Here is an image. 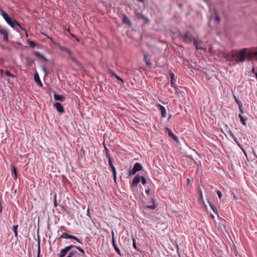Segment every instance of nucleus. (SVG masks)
Segmentation results:
<instances>
[{
	"mask_svg": "<svg viewBox=\"0 0 257 257\" xmlns=\"http://www.w3.org/2000/svg\"><path fill=\"white\" fill-rule=\"evenodd\" d=\"M250 54L247 52L246 48L242 49L239 51L232 50L227 54L226 58L229 61H235L236 63H242L245 60L246 57H249Z\"/></svg>",
	"mask_w": 257,
	"mask_h": 257,
	"instance_id": "nucleus-1",
	"label": "nucleus"
},
{
	"mask_svg": "<svg viewBox=\"0 0 257 257\" xmlns=\"http://www.w3.org/2000/svg\"><path fill=\"white\" fill-rule=\"evenodd\" d=\"M0 14L4 18L7 24L12 28H14L15 25L19 26L22 30L26 31V29L23 28L19 23H18L15 19L10 17L9 15L0 8Z\"/></svg>",
	"mask_w": 257,
	"mask_h": 257,
	"instance_id": "nucleus-2",
	"label": "nucleus"
},
{
	"mask_svg": "<svg viewBox=\"0 0 257 257\" xmlns=\"http://www.w3.org/2000/svg\"><path fill=\"white\" fill-rule=\"evenodd\" d=\"M182 38V40L185 43H192L194 39V37L189 33L188 31H186L184 34L181 35Z\"/></svg>",
	"mask_w": 257,
	"mask_h": 257,
	"instance_id": "nucleus-3",
	"label": "nucleus"
},
{
	"mask_svg": "<svg viewBox=\"0 0 257 257\" xmlns=\"http://www.w3.org/2000/svg\"><path fill=\"white\" fill-rule=\"evenodd\" d=\"M151 56L148 53H144V60L146 64V65L148 67H151L152 63L151 62Z\"/></svg>",
	"mask_w": 257,
	"mask_h": 257,
	"instance_id": "nucleus-4",
	"label": "nucleus"
},
{
	"mask_svg": "<svg viewBox=\"0 0 257 257\" xmlns=\"http://www.w3.org/2000/svg\"><path fill=\"white\" fill-rule=\"evenodd\" d=\"M141 181V176L139 175H137L135 178H134V180L131 184V187L132 188L137 187L139 184V183Z\"/></svg>",
	"mask_w": 257,
	"mask_h": 257,
	"instance_id": "nucleus-5",
	"label": "nucleus"
},
{
	"mask_svg": "<svg viewBox=\"0 0 257 257\" xmlns=\"http://www.w3.org/2000/svg\"><path fill=\"white\" fill-rule=\"evenodd\" d=\"M0 34L3 35V40L4 41H8V32L6 29L1 28L0 29Z\"/></svg>",
	"mask_w": 257,
	"mask_h": 257,
	"instance_id": "nucleus-6",
	"label": "nucleus"
},
{
	"mask_svg": "<svg viewBox=\"0 0 257 257\" xmlns=\"http://www.w3.org/2000/svg\"><path fill=\"white\" fill-rule=\"evenodd\" d=\"M169 74L171 77V86L172 87H175V82L176 81V78L175 77V74L171 71H169Z\"/></svg>",
	"mask_w": 257,
	"mask_h": 257,
	"instance_id": "nucleus-7",
	"label": "nucleus"
},
{
	"mask_svg": "<svg viewBox=\"0 0 257 257\" xmlns=\"http://www.w3.org/2000/svg\"><path fill=\"white\" fill-rule=\"evenodd\" d=\"M54 107L56 108L57 111L59 113H63L64 112V108L62 104L59 102H55L54 103Z\"/></svg>",
	"mask_w": 257,
	"mask_h": 257,
	"instance_id": "nucleus-8",
	"label": "nucleus"
},
{
	"mask_svg": "<svg viewBox=\"0 0 257 257\" xmlns=\"http://www.w3.org/2000/svg\"><path fill=\"white\" fill-rule=\"evenodd\" d=\"M193 42H194V45L196 47L197 49H202V48L201 47V45L202 44V41L198 39H194L193 40Z\"/></svg>",
	"mask_w": 257,
	"mask_h": 257,
	"instance_id": "nucleus-9",
	"label": "nucleus"
},
{
	"mask_svg": "<svg viewBox=\"0 0 257 257\" xmlns=\"http://www.w3.org/2000/svg\"><path fill=\"white\" fill-rule=\"evenodd\" d=\"M54 97L55 100H58L61 102H63L65 99V96L63 95H59L56 93H54Z\"/></svg>",
	"mask_w": 257,
	"mask_h": 257,
	"instance_id": "nucleus-10",
	"label": "nucleus"
},
{
	"mask_svg": "<svg viewBox=\"0 0 257 257\" xmlns=\"http://www.w3.org/2000/svg\"><path fill=\"white\" fill-rule=\"evenodd\" d=\"M158 107L161 110L162 117H166L167 116V112L165 107L161 104H158Z\"/></svg>",
	"mask_w": 257,
	"mask_h": 257,
	"instance_id": "nucleus-11",
	"label": "nucleus"
},
{
	"mask_svg": "<svg viewBox=\"0 0 257 257\" xmlns=\"http://www.w3.org/2000/svg\"><path fill=\"white\" fill-rule=\"evenodd\" d=\"M134 13L136 17L138 19H143V18H145V16H144L141 12H139L138 10L135 9Z\"/></svg>",
	"mask_w": 257,
	"mask_h": 257,
	"instance_id": "nucleus-12",
	"label": "nucleus"
},
{
	"mask_svg": "<svg viewBox=\"0 0 257 257\" xmlns=\"http://www.w3.org/2000/svg\"><path fill=\"white\" fill-rule=\"evenodd\" d=\"M166 130L170 137L172 138L175 141H178V138L174 134L170 129L166 128Z\"/></svg>",
	"mask_w": 257,
	"mask_h": 257,
	"instance_id": "nucleus-13",
	"label": "nucleus"
},
{
	"mask_svg": "<svg viewBox=\"0 0 257 257\" xmlns=\"http://www.w3.org/2000/svg\"><path fill=\"white\" fill-rule=\"evenodd\" d=\"M122 23L129 26L132 25V22L125 14L122 15Z\"/></svg>",
	"mask_w": 257,
	"mask_h": 257,
	"instance_id": "nucleus-14",
	"label": "nucleus"
},
{
	"mask_svg": "<svg viewBox=\"0 0 257 257\" xmlns=\"http://www.w3.org/2000/svg\"><path fill=\"white\" fill-rule=\"evenodd\" d=\"M34 80L35 81V82H37L39 84V85L42 86V83L40 80L39 74H38L37 72H36L34 74Z\"/></svg>",
	"mask_w": 257,
	"mask_h": 257,
	"instance_id": "nucleus-15",
	"label": "nucleus"
},
{
	"mask_svg": "<svg viewBox=\"0 0 257 257\" xmlns=\"http://www.w3.org/2000/svg\"><path fill=\"white\" fill-rule=\"evenodd\" d=\"M208 203L210 208L212 209V211H213V212L215 214L218 215V212L217 209L216 207V206L211 201H210L209 200L208 201Z\"/></svg>",
	"mask_w": 257,
	"mask_h": 257,
	"instance_id": "nucleus-16",
	"label": "nucleus"
},
{
	"mask_svg": "<svg viewBox=\"0 0 257 257\" xmlns=\"http://www.w3.org/2000/svg\"><path fill=\"white\" fill-rule=\"evenodd\" d=\"M34 54L36 57L41 58L42 59L44 60L46 62H48V60L42 54H41L39 52L36 51L34 52Z\"/></svg>",
	"mask_w": 257,
	"mask_h": 257,
	"instance_id": "nucleus-17",
	"label": "nucleus"
},
{
	"mask_svg": "<svg viewBox=\"0 0 257 257\" xmlns=\"http://www.w3.org/2000/svg\"><path fill=\"white\" fill-rule=\"evenodd\" d=\"M134 168L137 172L141 171L143 169L142 165L139 163H136L134 166Z\"/></svg>",
	"mask_w": 257,
	"mask_h": 257,
	"instance_id": "nucleus-18",
	"label": "nucleus"
},
{
	"mask_svg": "<svg viewBox=\"0 0 257 257\" xmlns=\"http://www.w3.org/2000/svg\"><path fill=\"white\" fill-rule=\"evenodd\" d=\"M112 245L117 253L120 254V251L115 242L113 236L112 237Z\"/></svg>",
	"mask_w": 257,
	"mask_h": 257,
	"instance_id": "nucleus-19",
	"label": "nucleus"
},
{
	"mask_svg": "<svg viewBox=\"0 0 257 257\" xmlns=\"http://www.w3.org/2000/svg\"><path fill=\"white\" fill-rule=\"evenodd\" d=\"M59 48L61 50L67 52L70 55V56H71V54H72L71 51L67 48L64 47H62V46H59Z\"/></svg>",
	"mask_w": 257,
	"mask_h": 257,
	"instance_id": "nucleus-20",
	"label": "nucleus"
},
{
	"mask_svg": "<svg viewBox=\"0 0 257 257\" xmlns=\"http://www.w3.org/2000/svg\"><path fill=\"white\" fill-rule=\"evenodd\" d=\"M67 252L68 251L65 248L61 249L60 252L59 254V257H64L66 255Z\"/></svg>",
	"mask_w": 257,
	"mask_h": 257,
	"instance_id": "nucleus-21",
	"label": "nucleus"
},
{
	"mask_svg": "<svg viewBox=\"0 0 257 257\" xmlns=\"http://www.w3.org/2000/svg\"><path fill=\"white\" fill-rule=\"evenodd\" d=\"M60 238H66V239H67V238H71L72 237V235H70L68 233H66V232H63L62 235L60 236Z\"/></svg>",
	"mask_w": 257,
	"mask_h": 257,
	"instance_id": "nucleus-22",
	"label": "nucleus"
},
{
	"mask_svg": "<svg viewBox=\"0 0 257 257\" xmlns=\"http://www.w3.org/2000/svg\"><path fill=\"white\" fill-rule=\"evenodd\" d=\"M41 248H40V240L39 237L38 236V249H37V257H40Z\"/></svg>",
	"mask_w": 257,
	"mask_h": 257,
	"instance_id": "nucleus-23",
	"label": "nucleus"
},
{
	"mask_svg": "<svg viewBox=\"0 0 257 257\" xmlns=\"http://www.w3.org/2000/svg\"><path fill=\"white\" fill-rule=\"evenodd\" d=\"M113 174V180L114 182L116 181V170L115 167L111 168Z\"/></svg>",
	"mask_w": 257,
	"mask_h": 257,
	"instance_id": "nucleus-24",
	"label": "nucleus"
},
{
	"mask_svg": "<svg viewBox=\"0 0 257 257\" xmlns=\"http://www.w3.org/2000/svg\"><path fill=\"white\" fill-rule=\"evenodd\" d=\"M18 225H14L13 226V230L15 234V236L16 237H18Z\"/></svg>",
	"mask_w": 257,
	"mask_h": 257,
	"instance_id": "nucleus-25",
	"label": "nucleus"
},
{
	"mask_svg": "<svg viewBox=\"0 0 257 257\" xmlns=\"http://www.w3.org/2000/svg\"><path fill=\"white\" fill-rule=\"evenodd\" d=\"M238 117L240 119V121H241L242 124L243 125H246V122H245L246 119H244V117L240 114H239L238 115Z\"/></svg>",
	"mask_w": 257,
	"mask_h": 257,
	"instance_id": "nucleus-26",
	"label": "nucleus"
},
{
	"mask_svg": "<svg viewBox=\"0 0 257 257\" xmlns=\"http://www.w3.org/2000/svg\"><path fill=\"white\" fill-rule=\"evenodd\" d=\"M108 164L109 167L111 168L114 167V166L113 164L112 161L111 160V158L110 157V156L108 155Z\"/></svg>",
	"mask_w": 257,
	"mask_h": 257,
	"instance_id": "nucleus-27",
	"label": "nucleus"
},
{
	"mask_svg": "<svg viewBox=\"0 0 257 257\" xmlns=\"http://www.w3.org/2000/svg\"><path fill=\"white\" fill-rule=\"evenodd\" d=\"M137 172L133 168L132 169H130L128 171V175L130 176L134 175Z\"/></svg>",
	"mask_w": 257,
	"mask_h": 257,
	"instance_id": "nucleus-28",
	"label": "nucleus"
},
{
	"mask_svg": "<svg viewBox=\"0 0 257 257\" xmlns=\"http://www.w3.org/2000/svg\"><path fill=\"white\" fill-rule=\"evenodd\" d=\"M28 43H29V46L32 47V48H35L36 46V43L32 41H30V40H28Z\"/></svg>",
	"mask_w": 257,
	"mask_h": 257,
	"instance_id": "nucleus-29",
	"label": "nucleus"
},
{
	"mask_svg": "<svg viewBox=\"0 0 257 257\" xmlns=\"http://www.w3.org/2000/svg\"><path fill=\"white\" fill-rule=\"evenodd\" d=\"M5 73L6 74V75L8 77H12V78L15 77V75L14 74H12L10 72V71H9V70L6 71Z\"/></svg>",
	"mask_w": 257,
	"mask_h": 257,
	"instance_id": "nucleus-30",
	"label": "nucleus"
},
{
	"mask_svg": "<svg viewBox=\"0 0 257 257\" xmlns=\"http://www.w3.org/2000/svg\"><path fill=\"white\" fill-rule=\"evenodd\" d=\"M153 203H154L155 201L153 200ZM146 207L147 208L153 210V209H154L156 208V205H155V204H154L153 205H147V206H146Z\"/></svg>",
	"mask_w": 257,
	"mask_h": 257,
	"instance_id": "nucleus-31",
	"label": "nucleus"
},
{
	"mask_svg": "<svg viewBox=\"0 0 257 257\" xmlns=\"http://www.w3.org/2000/svg\"><path fill=\"white\" fill-rule=\"evenodd\" d=\"M234 98L236 102L237 103L238 105V107L243 105L242 103L237 98L234 96Z\"/></svg>",
	"mask_w": 257,
	"mask_h": 257,
	"instance_id": "nucleus-32",
	"label": "nucleus"
},
{
	"mask_svg": "<svg viewBox=\"0 0 257 257\" xmlns=\"http://www.w3.org/2000/svg\"><path fill=\"white\" fill-rule=\"evenodd\" d=\"M12 172L15 175V178L16 179L17 178V170H16V168L15 166H13Z\"/></svg>",
	"mask_w": 257,
	"mask_h": 257,
	"instance_id": "nucleus-33",
	"label": "nucleus"
},
{
	"mask_svg": "<svg viewBox=\"0 0 257 257\" xmlns=\"http://www.w3.org/2000/svg\"><path fill=\"white\" fill-rule=\"evenodd\" d=\"M141 180L142 183L143 185H145L146 184L147 181H146V179L145 178V177L141 176Z\"/></svg>",
	"mask_w": 257,
	"mask_h": 257,
	"instance_id": "nucleus-34",
	"label": "nucleus"
},
{
	"mask_svg": "<svg viewBox=\"0 0 257 257\" xmlns=\"http://www.w3.org/2000/svg\"><path fill=\"white\" fill-rule=\"evenodd\" d=\"M75 245H70L69 246H66L65 248L67 249V250L68 251H69L70 249H71L72 248H74L75 247Z\"/></svg>",
	"mask_w": 257,
	"mask_h": 257,
	"instance_id": "nucleus-35",
	"label": "nucleus"
},
{
	"mask_svg": "<svg viewBox=\"0 0 257 257\" xmlns=\"http://www.w3.org/2000/svg\"><path fill=\"white\" fill-rule=\"evenodd\" d=\"M75 248L78 249L81 253H82V254H84L85 253V251L83 249L81 248L79 246H75Z\"/></svg>",
	"mask_w": 257,
	"mask_h": 257,
	"instance_id": "nucleus-36",
	"label": "nucleus"
},
{
	"mask_svg": "<svg viewBox=\"0 0 257 257\" xmlns=\"http://www.w3.org/2000/svg\"><path fill=\"white\" fill-rule=\"evenodd\" d=\"M71 239H73L76 240L77 242L82 244V243L80 241V239L75 236L72 235Z\"/></svg>",
	"mask_w": 257,
	"mask_h": 257,
	"instance_id": "nucleus-37",
	"label": "nucleus"
},
{
	"mask_svg": "<svg viewBox=\"0 0 257 257\" xmlns=\"http://www.w3.org/2000/svg\"><path fill=\"white\" fill-rule=\"evenodd\" d=\"M114 76L115 77V78L118 80H119L122 83H123V80L122 79H121L119 76H118V75H117L116 74L114 75Z\"/></svg>",
	"mask_w": 257,
	"mask_h": 257,
	"instance_id": "nucleus-38",
	"label": "nucleus"
},
{
	"mask_svg": "<svg viewBox=\"0 0 257 257\" xmlns=\"http://www.w3.org/2000/svg\"><path fill=\"white\" fill-rule=\"evenodd\" d=\"M216 193L218 195V196L219 198L220 199L221 198V197H222V193H221V191L218 190H216Z\"/></svg>",
	"mask_w": 257,
	"mask_h": 257,
	"instance_id": "nucleus-39",
	"label": "nucleus"
},
{
	"mask_svg": "<svg viewBox=\"0 0 257 257\" xmlns=\"http://www.w3.org/2000/svg\"><path fill=\"white\" fill-rule=\"evenodd\" d=\"M215 21L217 22H218V23L220 22V18L219 16L218 15H215Z\"/></svg>",
	"mask_w": 257,
	"mask_h": 257,
	"instance_id": "nucleus-40",
	"label": "nucleus"
},
{
	"mask_svg": "<svg viewBox=\"0 0 257 257\" xmlns=\"http://www.w3.org/2000/svg\"><path fill=\"white\" fill-rule=\"evenodd\" d=\"M133 247H134L136 249H137V244H136V240H135V239L133 238Z\"/></svg>",
	"mask_w": 257,
	"mask_h": 257,
	"instance_id": "nucleus-41",
	"label": "nucleus"
},
{
	"mask_svg": "<svg viewBox=\"0 0 257 257\" xmlns=\"http://www.w3.org/2000/svg\"><path fill=\"white\" fill-rule=\"evenodd\" d=\"M143 20H144L145 21V22L147 24H149L150 23V20L149 18H148L147 17H146L145 16V18H143Z\"/></svg>",
	"mask_w": 257,
	"mask_h": 257,
	"instance_id": "nucleus-42",
	"label": "nucleus"
},
{
	"mask_svg": "<svg viewBox=\"0 0 257 257\" xmlns=\"http://www.w3.org/2000/svg\"><path fill=\"white\" fill-rule=\"evenodd\" d=\"M108 71L109 73L112 74L113 76L115 74V73L112 70L110 69L109 68H108Z\"/></svg>",
	"mask_w": 257,
	"mask_h": 257,
	"instance_id": "nucleus-43",
	"label": "nucleus"
},
{
	"mask_svg": "<svg viewBox=\"0 0 257 257\" xmlns=\"http://www.w3.org/2000/svg\"><path fill=\"white\" fill-rule=\"evenodd\" d=\"M42 70L44 71V72L45 73V74H48L47 69H46V67L45 66H43L42 67Z\"/></svg>",
	"mask_w": 257,
	"mask_h": 257,
	"instance_id": "nucleus-44",
	"label": "nucleus"
},
{
	"mask_svg": "<svg viewBox=\"0 0 257 257\" xmlns=\"http://www.w3.org/2000/svg\"><path fill=\"white\" fill-rule=\"evenodd\" d=\"M232 138L233 139L234 141L236 143H238V142L237 141V138L235 137L234 135H233V136H232Z\"/></svg>",
	"mask_w": 257,
	"mask_h": 257,
	"instance_id": "nucleus-45",
	"label": "nucleus"
},
{
	"mask_svg": "<svg viewBox=\"0 0 257 257\" xmlns=\"http://www.w3.org/2000/svg\"><path fill=\"white\" fill-rule=\"evenodd\" d=\"M54 206L55 207H56L57 206V201H56V196H54Z\"/></svg>",
	"mask_w": 257,
	"mask_h": 257,
	"instance_id": "nucleus-46",
	"label": "nucleus"
},
{
	"mask_svg": "<svg viewBox=\"0 0 257 257\" xmlns=\"http://www.w3.org/2000/svg\"><path fill=\"white\" fill-rule=\"evenodd\" d=\"M238 107H239V110L240 111V113H243V108H242V106H239Z\"/></svg>",
	"mask_w": 257,
	"mask_h": 257,
	"instance_id": "nucleus-47",
	"label": "nucleus"
},
{
	"mask_svg": "<svg viewBox=\"0 0 257 257\" xmlns=\"http://www.w3.org/2000/svg\"><path fill=\"white\" fill-rule=\"evenodd\" d=\"M105 151H106V156L107 158H108V155L110 156V155L108 153L107 149L106 147H105Z\"/></svg>",
	"mask_w": 257,
	"mask_h": 257,
	"instance_id": "nucleus-48",
	"label": "nucleus"
},
{
	"mask_svg": "<svg viewBox=\"0 0 257 257\" xmlns=\"http://www.w3.org/2000/svg\"><path fill=\"white\" fill-rule=\"evenodd\" d=\"M242 151H243V152L244 155L245 156V157H246V158H247V153H246V152H245V150H244L243 149H242Z\"/></svg>",
	"mask_w": 257,
	"mask_h": 257,
	"instance_id": "nucleus-49",
	"label": "nucleus"
},
{
	"mask_svg": "<svg viewBox=\"0 0 257 257\" xmlns=\"http://www.w3.org/2000/svg\"><path fill=\"white\" fill-rule=\"evenodd\" d=\"M200 199L201 200H202L203 199V195H202V192L201 190H200Z\"/></svg>",
	"mask_w": 257,
	"mask_h": 257,
	"instance_id": "nucleus-50",
	"label": "nucleus"
},
{
	"mask_svg": "<svg viewBox=\"0 0 257 257\" xmlns=\"http://www.w3.org/2000/svg\"><path fill=\"white\" fill-rule=\"evenodd\" d=\"M256 71H257V70H256L254 68H253L252 69V72L255 74Z\"/></svg>",
	"mask_w": 257,
	"mask_h": 257,
	"instance_id": "nucleus-51",
	"label": "nucleus"
},
{
	"mask_svg": "<svg viewBox=\"0 0 257 257\" xmlns=\"http://www.w3.org/2000/svg\"><path fill=\"white\" fill-rule=\"evenodd\" d=\"M146 193L147 194V195H149V194L150 193V190L148 189H147L146 190Z\"/></svg>",
	"mask_w": 257,
	"mask_h": 257,
	"instance_id": "nucleus-52",
	"label": "nucleus"
},
{
	"mask_svg": "<svg viewBox=\"0 0 257 257\" xmlns=\"http://www.w3.org/2000/svg\"><path fill=\"white\" fill-rule=\"evenodd\" d=\"M173 88H174L176 91L178 89V86L175 84V87H173Z\"/></svg>",
	"mask_w": 257,
	"mask_h": 257,
	"instance_id": "nucleus-53",
	"label": "nucleus"
},
{
	"mask_svg": "<svg viewBox=\"0 0 257 257\" xmlns=\"http://www.w3.org/2000/svg\"><path fill=\"white\" fill-rule=\"evenodd\" d=\"M230 135L231 137H232V136H233L234 134L231 132H230Z\"/></svg>",
	"mask_w": 257,
	"mask_h": 257,
	"instance_id": "nucleus-54",
	"label": "nucleus"
},
{
	"mask_svg": "<svg viewBox=\"0 0 257 257\" xmlns=\"http://www.w3.org/2000/svg\"><path fill=\"white\" fill-rule=\"evenodd\" d=\"M138 1L140 2H142V3H144V0H138Z\"/></svg>",
	"mask_w": 257,
	"mask_h": 257,
	"instance_id": "nucleus-55",
	"label": "nucleus"
},
{
	"mask_svg": "<svg viewBox=\"0 0 257 257\" xmlns=\"http://www.w3.org/2000/svg\"><path fill=\"white\" fill-rule=\"evenodd\" d=\"M254 55L257 56V51L254 52Z\"/></svg>",
	"mask_w": 257,
	"mask_h": 257,
	"instance_id": "nucleus-56",
	"label": "nucleus"
},
{
	"mask_svg": "<svg viewBox=\"0 0 257 257\" xmlns=\"http://www.w3.org/2000/svg\"><path fill=\"white\" fill-rule=\"evenodd\" d=\"M0 72H1V73H3V72H4V71L3 70H2V69H1V70H0Z\"/></svg>",
	"mask_w": 257,
	"mask_h": 257,
	"instance_id": "nucleus-57",
	"label": "nucleus"
},
{
	"mask_svg": "<svg viewBox=\"0 0 257 257\" xmlns=\"http://www.w3.org/2000/svg\"><path fill=\"white\" fill-rule=\"evenodd\" d=\"M255 77H256V78L257 79V71L255 72Z\"/></svg>",
	"mask_w": 257,
	"mask_h": 257,
	"instance_id": "nucleus-58",
	"label": "nucleus"
},
{
	"mask_svg": "<svg viewBox=\"0 0 257 257\" xmlns=\"http://www.w3.org/2000/svg\"><path fill=\"white\" fill-rule=\"evenodd\" d=\"M88 214H89V210L88 209L87 210V215H88Z\"/></svg>",
	"mask_w": 257,
	"mask_h": 257,
	"instance_id": "nucleus-59",
	"label": "nucleus"
},
{
	"mask_svg": "<svg viewBox=\"0 0 257 257\" xmlns=\"http://www.w3.org/2000/svg\"><path fill=\"white\" fill-rule=\"evenodd\" d=\"M254 155L255 156V157H256V158L257 159V156L256 155V154L254 153Z\"/></svg>",
	"mask_w": 257,
	"mask_h": 257,
	"instance_id": "nucleus-60",
	"label": "nucleus"
},
{
	"mask_svg": "<svg viewBox=\"0 0 257 257\" xmlns=\"http://www.w3.org/2000/svg\"><path fill=\"white\" fill-rule=\"evenodd\" d=\"M72 37H75V36H74V35H72Z\"/></svg>",
	"mask_w": 257,
	"mask_h": 257,
	"instance_id": "nucleus-61",
	"label": "nucleus"
},
{
	"mask_svg": "<svg viewBox=\"0 0 257 257\" xmlns=\"http://www.w3.org/2000/svg\"><path fill=\"white\" fill-rule=\"evenodd\" d=\"M43 34L47 36V35H46V34H43Z\"/></svg>",
	"mask_w": 257,
	"mask_h": 257,
	"instance_id": "nucleus-62",
	"label": "nucleus"
},
{
	"mask_svg": "<svg viewBox=\"0 0 257 257\" xmlns=\"http://www.w3.org/2000/svg\"><path fill=\"white\" fill-rule=\"evenodd\" d=\"M76 40H77V41H79V39H76Z\"/></svg>",
	"mask_w": 257,
	"mask_h": 257,
	"instance_id": "nucleus-63",
	"label": "nucleus"
}]
</instances>
